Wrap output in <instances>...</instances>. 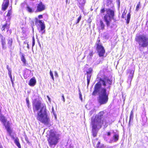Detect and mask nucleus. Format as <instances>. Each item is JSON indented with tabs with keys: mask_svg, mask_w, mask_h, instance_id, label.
<instances>
[{
	"mask_svg": "<svg viewBox=\"0 0 148 148\" xmlns=\"http://www.w3.org/2000/svg\"><path fill=\"white\" fill-rule=\"evenodd\" d=\"M112 79L111 77H106L103 79H100L99 82L96 84L94 87V90L92 93L95 95L98 93L99 97L98 101L100 105L106 104L108 100V92L111 87Z\"/></svg>",
	"mask_w": 148,
	"mask_h": 148,
	"instance_id": "obj_1",
	"label": "nucleus"
},
{
	"mask_svg": "<svg viewBox=\"0 0 148 148\" xmlns=\"http://www.w3.org/2000/svg\"><path fill=\"white\" fill-rule=\"evenodd\" d=\"M33 108L34 111H38L40 109L37 113V119L42 123L47 124L49 119L45 104L41 103L40 101H36L33 103Z\"/></svg>",
	"mask_w": 148,
	"mask_h": 148,
	"instance_id": "obj_2",
	"label": "nucleus"
},
{
	"mask_svg": "<svg viewBox=\"0 0 148 148\" xmlns=\"http://www.w3.org/2000/svg\"><path fill=\"white\" fill-rule=\"evenodd\" d=\"M104 112L101 111L95 117L93 116L91 119V124L92 126V133L94 137H95L97 135V132L96 129H100L102 125H106V121L101 120L103 118Z\"/></svg>",
	"mask_w": 148,
	"mask_h": 148,
	"instance_id": "obj_3",
	"label": "nucleus"
},
{
	"mask_svg": "<svg viewBox=\"0 0 148 148\" xmlns=\"http://www.w3.org/2000/svg\"><path fill=\"white\" fill-rule=\"evenodd\" d=\"M59 135L56 132L51 130L47 139L49 146L51 147H54L58 142Z\"/></svg>",
	"mask_w": 148,
	"mask_h": 148,
	"instance_id": "obj_4",
	"label": "nucleus"
},
{
	"mask_svg": "<svg viewBox=\"0 0 148 148\" xmlns=\"http://www.w3.org/2000/svg\"><path fill=\"white\" fill-rule=\"evenodd\" d=\"M114 16L113 10L110 9L106 10V14L104 16L103 18L108 27L110 26V21L113 18Z\"/></svg>",
	"mask_w": 148,
	"mask_h": 148,
	"instance_id": "obj_5",
	"label": "nucleus"
},
{
	"mask_svg": "<svg viewBox=\"0 0 148 148\" xmlns=\"http://www.w3.org/2000/svg\"><path fill=\"white\" fill-rule=\"evenodd\" d=\"M136 40L140 47H146L148 45V38L145 36H139L137 37Z\"/></svg>",
	"mask_w": 148,
	"mask_h": 148,
	"instance_id": "obj_6",
	"label": "nucleus"
},
{
	"mask_svg": "<svg viewBox=\"0 0 148 148\" xmlns=\"http://www.w3.org/2000/svg\"><path fill=\"white\" fill-rule=\"evenodd\" d=\"M0 120L5 126L9 135H11L12 130L10 126L9 122L8 121L7 122L6 119H5V118L3 116H0Z\"/></svg>",
	"mask_w": 148,
	"mask_h": 148,
	"instance_id": "obj_7",
	"label": "nucleus"
},
{
	"mask_svg": "<svg viewBox=\"0 0 148 148\" xmlns=\"http://www.w3.org/2000/svg\"><path fill=\"white\" fill-rule=\"evenodd\" d=\"M97 49L99 56L100 57H103L105 53L104 47L101 44H97Z\"/></svg>",
	"mask_w": 148,
	"mask_h": 148,
	"instance_id": "obj_8",
	"label": "nucleus"
},
{
	"mask_svg": "<svg viewBox=\"0 0 148 148\" xmlns=\"http://www.w3.org/2000/svg\"><path fill=\"white\" fill-rule=\"evenodd\" d=\"M36 23H38L40 24V29L39 31L42 34H43L45 32V26L44 22H42V21L38 20L37 18L36 19Z\"/></svg>",
	"mask_w": 148,
	"mask_h": 148,
	"instance_id": "obj_9",
	"label": "nucleus"
},
{
	"mask_svg": "<svg viewBox=\"0 0 148 148\" xmlns=\"http://www.w3.org/2000/svg\"><path fill=\"white\" fill-rule=\"evenodd\" d=\"M134 71V69H129L127 70V74H129L127 81L128 82H129L130 83H131L133 76Z\"/></svg>",
	"mask_w": 148,
	"mask_h": 148,
	"instance_id": "obj_10",
	"label": "nucleus"
},
{
	"mask_svg": "<svg viewBox=\"0 0 148 148\" xmlns=\"http://www.w3.org/2000/svg\"><path fill=\"white\" fill-rule=\"evenodd\" d=\"M45 9V6L42 2H40L38 5L36 11L40 12L44 10Z\"/></svg>",
	"mask_w": 148,
	"mask_h": 148,
	"instance_id": "obj_11",
	"label": "nucleus"
},
{
	"mask_svg": "<svg viewBox=\"0 0 148 148\" xmlns=\"http://www.w3.org/2000/svg\"><path fill=\"white\" fill-rule=\"evenodd\" d=\"M92 70V68H89L87 72V86L89 84L91 76V73Z\"/></svg>",
	"mask_w": 148,
	"mask_h": 148,
	"instance_id": "obj_12",
	"label": "nucleus"
},
{
	"mask_svg": "<svg viewBox=\"0 0 148 148\" xmlns=\"http://www.w3.org/2000/svg\"><path fill=\"white\" fill-rule=\"evenodd\" d=\"M113 139L112 140H110L109 143H112L113 142L117 141L119 140V136L118 134L114 133L113 137Z\"/></svg>",
	"mask_w": 148,
	"mask_h": 148,
	"instance_id": "obj_13",
	"label": "nucleus"
},
{
	"mask_svg": "<svg viewBox=\"0 0 148 148\" xmlns=\"http://www.w3.org/2000/svg\"><path fill=\"white\" fill-rule=\"evenodd\" d=\"M9 3V0H4L2 8L3 10H5L7 9Z\"/></svg>",
	"mask_w": 148,
	"mask_h": 148,
	"instance_id": "obj_14",
	"label": "nucleus"
},
{
	"mask_svg": "<svg viewBox=\"0 0 148 148\" xmlns=\"http://www.w3.org/2000/svg\"><path fill=\"white\" fill-rule=\"evenodd\" d=\"M0 38H1V42L2 45V49H5L6 48V47L5 46L6 43L5 38L2 36H1Z\"/></svg>",
	"mask_w": 148,
	"mask_h": 148,
	"instance_id": "obj_15",
	"label": "nucleus"
},
{
	"mask_svg": "<svg viewBox=\"0 0 148 148\" xmlns=\"http://www.w3.org/2000/svg\"><path fill=\"white\" fill-rule=\"evenodd\" d=\"M36 82V81L35 77H33L30 80L28 84L30 86H33L35 85Z\"/></svg>",
	"mask_w": 148,
	"mask_h": 148,
	"instance_id": "obj_16",
	"label": "nucleus"
},
{
	"mask_svg": "<svg viewBox=\"0 0 148 148\" xmlns=\"http://www.w3.org/2000/svg\"><path fill=\"white\" fill-rule=\"evenodd\" d=\"M9 28V25L7 23H6L5 25H2V27L1 28V29L2 31H5L6 30L8 31Z\"/></svg>",
	"mask_w": 148,
	"mask_h": 148,
	"instance_id": "obj_17",
	"label": "nucleus"
},
{
	"mask_svg": "<svg viewBox=\"0 0 148 148\" xmlns=\"http://www.w3.org/2000/svg\"><path fill=\"white\" fill-rule=\"evenodd\" d=\"M12 40L11 38H9L8 40V44L9 45V48H11L12 46Z\"/></svg>",
	"mask_w": 148,
	"mask_h": 148,
	"instance_id": "obj_18",
	"label": "nucleus"
},
{
	"mask_svg": "<svg viewBox=\"0 0 148 148\" xmlns=\"http://www.w3.org/2000/svg\"><path fill=\"white\" fill-rule=\"evenodd\" d=\"M14 142L16 145L18 146V148H21V146L18 142V139H16L15 140Z\"/></svg>",
	"mask_w": 148,
	"mask_h": 148,
	"instance_id": "obj_19",
	"label": "nucleus"
},
{
	"mask_svg": "<svg viewBox=\"0 0 148 148\" xmlns=\"http://www.w3.org/2000/svg\"><path fill=\"white\" fill-rule=\"evenodd\" d=\"M105 25L103 23V22L102 21H100V27L101 29H104Z\"/></svg>",
	"mask_w": 148,
	"mask_h": 148,
	"instance_id": "obj_20",
	"label": "nucleus"
},
{
	"mask_svg": "<svg viewBox=\"0 0 148 148\" xmlns=\"http://www.w3.org/2000/svg\"><path fill=\"white\" fill-rule=\"evenodd\" d=\"M133 117V113L132 110L131 112L130 115V121H129V123L130 122L131 120H132Z\"/></svg>",
	"mask_w": 148,
	"mask_h": 148,
	"instance_id": "obj_21",
	"label": "nucleus"
},
{
	"mask_svg": "<svg viewBox=\"0 0 148 148\" xmlns=\"http://www.w3.org/2000/svg\"><path fill=\"white\" fill-rule=\"evenodd\" d=\"M21 60L23 62L24 64H26V60L25 58V57L23 55H22L21 57Z\"/></svg>",
	"mask_w": 148,
	"mask_h": 148,
	"instance_id": "obj_22",
	"label": "nucleus"
},
{
	"mask_svg": "<svg viewBox=\"0 0 148 148\" xmlns=\"http://www.w3.org/2000/svg\"><path fill=\"white\" fill-rule=\"evenodd\" d=\"M27 10L29 13H32L33 12L32 9L30 8L29 6H27Z\"/></svg>",
	"mask_w": 148,
	"mask_h": 148,
	"instance_id": "obj_23",
	"label": "nucleus"
},
{
	"mask_svg": "<svg viewBox=\"0 0 148 148\" xmlns=\"http://www.w3.org/2000/svg\"><path fill=\"white\" fill-rule=\"evenodd\" d=\"M130 12L128 14L127 16V23H129L130 19Z\"/></svg>",
	"mask_w": 148,
	"mask_h": 148,
	"instance_id": "obj_24",
	"label": "nucleus"
},
{
	"mask_svg": "<svg viewBox=\"0 0 148 148\" xmlns=\"http://www.w3.org/2000/svg\"><path fill=\"white\" fill-rule=\"evenodd\" d=\"M100 142H98V143L97 144L96 148H103V145L99 146Z\"/></svg>",
	"mask_w": 148,
	"mask_h": 148,
	"instance_id": "obj_25",
	"label": "nucleus"
},
{
	"mask_svg": "<svg viewBox=\"0 0 148 148\" xmlns=\"http://www.w3.org/2000/svg\"><path fill=\"white\" fill-rule=\"evenodd\" d=\"M35 44V40L34 37L32 38V49H33V47L34 46Z\"/></svg>",
	"mask_w": 148,
	"mask_h": 148,
	"instance_id": "obj_26",
	"label": "nucleus"
},
{
	"mask_svg": "<svg viewBox=\"0 0 148 148\" xmlns=\"http://www.w3.org/2000/svg\"><path fill=\"white\" fill-rule=\"evenodd\" d=\"M81 18H82V16L81 15H80L79 16V17L78 18V19L77 20V22L76 23V24H77L79 23V22L80 21V20H81Z\"/></svg>",
	"mask_w": 148,
	"mask_h": 148,
	"instance_id": "obj_27",
	"label": "nucleus"
},
{
	"mask_svg": "<svg viewBox=\"0 0 148 148\" xmlns=\"http://www.w3.org/2000/svg\"><path fill=\"white\" fill-rule=\"evenodd\" d=\"M140 5V2H139L138 3L137 5L136 10V11H138V10L139 9V8Z\"/></svg>",
	"mask_w": 148,
	"mask_h": 148,
	"instance_id": "obj_28",
	"label": "nucleus"
},
{
	"mask_svg": "<svg viewBox=\"0 0 148 148\" xmlns=\"http://www.w3.org/2000/svg\"><path fill=\"white\" fill-rule=\"evenodd\" d=\"M86 2L85 0H81L79 2L80 4H82V5H84Z\"/></svg>",
	"mask_w": 148,
	"mask_h": 148,
	"instance_id": "obj_29",
	"label": "nucleus"
},
{
	"mask_svg": "<svg viewBox=\"0 0 148 148\" xmlns=\"http://www.w3.org/2000/svg\"><path fill=\"white\" fill-rule=\"evenodd\" d=\"M50 75L51 76V77L52 78V79L53 80H54V78L53 74V73L51 71V70H50Z\"/></svg>",
	"mask_w": 148,
	"mask_h": 148,
	"instance_id": "obj_30",
	"label": "nucleus"
},
{
	"mask_svg": "<svg viewBox=\"0 0 148 148\" xmlns=\"http://www.w3.org/2000/svg\"><path fill=\"white\" fill-rule=\"evenodd\" d=\"M26 101L27 102V106L29 108V99L27 98L26 99Z\"/></svg>",
	"mask_w": 148,
	"mask_h": 148,
	"instance_id": "obj_31",
	"label": "nucleus"
},
{
	"mask_svg": "<svg viewBox=\"0 0 148 148\" xmlns=\"http://www.w3.org/2000/svg\"><path fill=\"white\" fill-rule=\"evenodd\" d=\"M83 5H82V4H79V7L82 10H83V9L84 8Z\"/></svg>",
	"mask_w": 148,
	"mask_h": 148,
	"instance_id": "obj_32",
	"label": "nucleus"
},
{
	"mask_svg": "<svg viewBox=\"0 0 148 148\" xmlns=\"http://www.w3.org/2000/svg\"><path fill=\"white\" fill-rule=\"evenodd\" d=\"M126 13L125 12V10L124 11L122 15V17L123 18H124L125 17V14Z\"/></svg>",
	"mask_w": 148,
	"mask_h": 148,
	"instance_id": "obj_33",
	"label": "nucleus"
},
{
	"mask_svg": "<svg viewBox=\"0 0 148 148\" xmlns=\"http://www.w3.org/2000/svg\"><path fill=\"white\" fill-rule=\"evenodd\" d=\"M105 12V9L104 8H103L101 10L100 12L101 13H104Z\"/></svg>",
	"mask_w": 148,
	"mask_h": 148,
	"instance_id": "obj_34",
	"label": "nucleus"
},
{
	"mask_svg": "<svg viewBox=\"0 0 148 148\" xmlns=\"http://www.w3.org/2000/svg\"><path fill=\"white\" fill-rule=\"evenodd\" d=\"M79 98L80 99H81L82 100V95L81 92H80V91H79Z\"/></svg>",
	"mask_w": 148,
	"mask_h": 148,
	"instance_id": "obj_35",
	"label": "nucleus"
},
{
	"mask_svg": "<svg viewBox=\"0 0 148 148\" xmlns=\"http://www.w3.org/2000/svg\"><path fill=\"white\" fill-rule=\"evenodd\" d=\"M54 73H55V76H56V77H58V74L57 72L56 71H55Z\"/></svg>",
	"mask_w": 148,
	"mask_h": 148,
	"instance_id": "obj_36",
	"label": "nucleus"
},
{
	"mask_svg": "<svg viewBox=\"0 0 148 148\" xmlns=\"http://www.w3.org/2000/svg\"><path fill=\"white\" fill-rule=\"evenodd\" d=\"M38 18L39 19L42 18H43L42 15H38Z\"/></svg>",
	"mask_w": 148,
	"mask_h": 148,
	"instance_id": "obj_37",
	"label": "nucleus"
},
{
	"mask_svg": "<svg viewBox=\"0 0 148 148\" xmlns=\"http://www.w3.org/2000/svg\"><path fill=\"white\" fill-rule=\"evenodd\" d=\"M11 11H9L8 12L7 15L8 16H10V14H11Z\"/></svg>",
	"mask_w": 148,
	"mask_h": 148,
	"instance_id": "obj_38",
	"label": "nucleus"
},
{
	"mask_svg": "<svg viewBox=\"0 0 148 148\" xmlns=\"http://www.w3.org/2000/svg\"><path fill=\"white\" fill-rule=\"evenodd\" d=\"M8 75H11V69L8 70Z\"/></svg>",
	"mask_w": 148,
	"mask_h": 148,
	"instance_id": "obj_39",
	"label": "nucleus"
},
{
	"mask_svg": "<svg viewBox=\"0 0 148 148\" xmlns=\"http://www.w3.org/2000/svg\"><path fill=\"white\" fill-rule=\"evenodd\" d=\"M111 134V132H108L107 133V135L108 136H110Z\"/></svg>",
	"mask_w": 148,
	"mask_h": 148,
	"instance_id": "obj_40",
	"label": "nucleus"
},
{
	"mask_svg": "<svg viewBox=\"0 0 148 148\" xmlns=\"http://www.w3.org/2000/svg\"><path fill=\"white\" fill-rule=\"evenodd\" d=\"M62 99H63V101L64 102L65 101V98L64 97V96L63 95H62Z\"/></svg>",
	"mask_w": 148,
	"mask_h": 148,
	"instance_id": "obj_41",
	"label": "nucleus"
},
{
	"mask_svg": "<svg viewBox=\"0 0 148 148\" xmlns=\"http://www.w3.org/2000/svg\"><path fill=\"white\" fill-rule=\"evenodd\" d=\"M47 97L49 101L50 102H51V99H50V98L49 97V96H47Z\"/></svg>",
	"mask_w": 148,
	"mask_h": 148,
	"instance_id": "obj_42",
	"label": "nucleus"
},
{
	"mask_svg": "<svg viewBox=\"0 0 148 148\" xmlns=\"http://www.w3.org/2000/svg\"><path fill=\"white\" fill-rule=\"evenodd\" d=\"M7 69L8 70H10L11 69L9 67V66L8 65H7Z\"/></svg>",
	"mask_w": 148,
	"mask_h": 148,
	"instance_id": "obj_43",
	"label": "nucleus"
},
{
	"mask_svg": "<svg viewBox=\"0 0 148 148\" xmlns=\"http://www.w3.org/2000/svg\"><path fill=\"white\" fill-rule=\"evenodd\" d=\"M10 78L11 81V82H12V85H13V81L12 77H11Z\"/></svg>",
	"mask_w": 148,
	"mask_h": 148,
	"instance_id": "obj_44",
	"label": "nucleus"
},
{
	"mask_svg": "<svg viewBox=\"0 0 148 148\" xmlns=\"http://www.w3.org/2000/svg\"><path fill=\"white\" fill-rule=\"evenodd\" d=\"M10 78L11 81V82H12V85H13V81L12 77H11Z\"/></svg>",
	"mask_w": 148,
	"mask_h": 148,
	"instance_id": "obj_45",
	"label": "nucleus"
},
{
	"mask_svg": "<svg viewBox=\"0 0 148 148\" xmlns=\"http://www.w3.org/2000/svg\"><path fill=\"white\" fill-rule=\"evenodd\" d=\"M52 112L53 113V114H54V108H53V107L52 106Z\"/></svg>",
	"mask_w": 148,
	"mask_h": 148,
	"instance_id": "obj_46",
	"label": "nucleus"
},
{
	"mask_svg": "<svg viewBox=\"0 0 148 148\" xmlns=\"http://www.w3.org/2000/svg\"><path fill=\"white\" fill-rule=\"evenodd\" d=\"M100 40H99L98 39V40H97V42H98V43H97V44H100L99 43V42H100Z\"/></svg>",
	"mask_w": 148,
	"mask_h": 148,
	"instance_id": "obj_47",
	"label": "nucleus"
},
{
	"mask_svg": "<svg viewBox=\"0 0 148 148\" xmlns=\"http://www.w3.org/2000/svg\"><path fill=\"white\" fill-rule=\"evenodd\" d=\"M27 48L28 49H29V44L28 43H27Z\"/></svg>",
	"mask_w": 148,
	"mask_h": 148,
	"instance_id": "obj_48",
	"label": "nucleus"
},
{
	"mask_svg": "<svg viewBox=\"0 0 148 148\" xmlns=\"http://www.w3.org/2000/svg\"><path fill=\"white\" fill-rule=\"evenodd\" d=\"M9 75V76L10 77V78H11V77H12V74L11 75Z\"/></svg>",
	"mask_w": 148,
	"mask_h": 148,
	"instance_id": "obj_49",
	"label": "nucleus"
},
{
	"mask_svg": "<svg viewBox=\"0 0 148 148\" xmlns=\"http://www.w3.org/2000/svg\"><path fill=\"white\" fill-rule=\"evenodd\" d=\"M118 3H119V4H120V2L119 1H118Z\"/></svg>",
	"mask_w": 148,
	"mask_h": 148,
	"instance_id": "obj_50",
	"label": "nucleus"
},
{
	"mask_svg": "<svg viewBox=\"0 0 148 148\" xmlns=\"http://www.w3.org/2000/svg\"><path fill=\"white\" fill-rule=\"evenodd\" d=\"M0 148H3V147L1 145H0Z\"/></svg>",
	"mask_w": 148,
	"mask_h": 148,
	"instance_id": "obj_51",
	"label": "nucleus"
},
{
	"mask_svg": "<svg viewBox=\"0 0 148 148\" xmlns=\"http://www.w3.org/2000/svg\"><path fill=\"white\" fill-rule=\"evenodd\" d=\"M131 9V7H130V12Z\"/></svg>",
	"mask_w": 148,
	"mask_h": 148,
	"instance_id": "obj_52",
	"label": "nucleus"
},
{
	"mask_svg": "<svg viewBox=\"0 0 148 148\" xmlns=\"http://www.w3.org/2000/svg\"><path fill=\"white\" fill-rule=\"evenodd\" d=\"M39 45L40 46H41V45L40 44H39Z\"/></svg>",
	"mask_w": 148,
	"mask_h": 148,
	"instance_id": "obj_53",
	"label": "nucleus"
},
{
	"mask_svg": "<svg viewBox=\"0 0 148 148\" xmlns=\"http://www.w3.org/2000/svg\"><path fill=\"white\" fill-rule=\"evenodd\" d=\"M67 0H66V2H67Z\"/></svg>",
	"mask_w": 148,
	"mask_h": 148,
	"instance_id": "obj_54",
	"label": "nucleus"
}]
</instances>
